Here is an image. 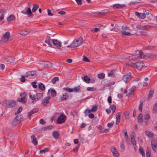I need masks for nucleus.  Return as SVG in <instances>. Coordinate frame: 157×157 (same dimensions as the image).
<instances>
[{"mask_svg": "<svg viewBox=\"0 0 157 157\" xmlns=\"http://www.w3.org/2000/svg\"><path fill=\"white\" fill-rule=\"evenodd\" d=\"M52 43L55 47L60 49V47L62 46L61 43L59 40L56 39H52Z\"/></svg>", "mask_w": 157, "mask_h": 157, "instance_id": "1a4fd4ad", "label": "nucleus"}, {"mask_svg": "<svg viewBox=\"0 0 157 157\" xmlns=\"http://www.w3.org/2000/svg\"><path fill=\"white\" fill-rule=\"evenodd\" d=\"M0 13H1V15H0V21H1L4 18L5 12L2 10H0Z\"/></svg>", "mask_w": 157, "mask_h": 157, "instance_id": "5701e85b", "label": "nucleus"}, {"mask_svg": "<svg viewBox=\"0 0 157 157\" xmlns=\"http://www.w3.org/2000/svg\"><path fill=\"white\" fill-rule=\"evenodd\" d=\"M26 95V93L24 92L21 94V98H18L17 100L18 101L22 103H24L26 101L25 96Z\"/></svg>", "mask_w": 157, "mask_h": 157, "instance_id": "6e6552de", "label": "nucleus"}, {"mask_svg": "<svg viewBox=\"0 0 157 157\" xmlns=\"http://www.w3.org/2000/svg\"><path fill=\"white\" fill-rule=\"evenodd\" d=\"M135 89V88L134 87H132V88L129 92V93H128V96L132 97L133 95L134 94V90Z\"/></svg>", "mask_w": 157, "mask_h": 157, "instance_id": "393cba45", "label": "nucleus"}, {"mask_svg": "<svg viewBox=\"0 0 157 157\" xmlns=\"http://www.w3.org/2000/svg\"><path fill=\"white\" fill-rule=\"evenodd\" d=\"M36 76L35 71H32L27 72L25 74V77L29 78H34Z\"/></svg>", "mask_w": 157, "mask_h": 157, "instance_id": "20e7f679", "label": "nucleus"}, {"mask_svg": "<svg viewBox=\"0 0 157 157\" xmlns=\"http://www.w3.org/2000/svg\"><path fill=\"white\" fill-rule=\"evenodd\" d=\"M131 66L136 67L138 69H141L144 66V63L142 62H138L136 63H132Z\"/></svg>", "mask_w": 157, "mask_h": 157, "instance_id": "423d86ee", "label": "nucleus"}, {"mask_svg": "<svg viewBox=\"0 0 157 157\" xmlns=\"http://www.w3.org/2000/svg\"><path fill=\"white\" fill-rule=\"evenodd\" d=\"M91 112H92V109H86L85 111L86 115L87 114V112H88V113H90Z\"/></svg>", "mask_w": 157, "mask_h": 157, "instance_id": "0e129e2a", "label": "nucleus"}, {"mask_svg": "<svg viewBox=\"0 0 157 157\" xmlns=\"http://www.w3.org/2000/svg\"><path fill=\"white\" fill-rule=\"evenodd\" d=\"M83 80L86 83H89L90 81V77L87 76H85L82 78Z\"/></svg>", "mask_w": 157, "mask_h": 157, "instance_id": "4be33fe9", "label": "nucleus"}, {"mask_svg": "<svg viewBox=\"0 0 157 157\" xmlns=\"http://www.w3.org/2000/svg\"><path fill=\"white\" fill-rule=\"evenodd\" d=\"M59 80V78L58 77H55L53 78L51 80V82H52V84H55L56 83V81H58Z\"/></svg>", "mask_w": 157, "mask_h": 157, "instance_id": "a878e982", "label": "nucleus"}, {"mask_svg": "<svg viewBox=\"0 0 157 157\" xmlns=\"http://www.w3.org/2000/svg\"><path fill=\"white\" fill-rule=\"evenodd\" d=\"M83 39L82 37L75 39L72 43L69 46H67V48H75L79 46L83 43Z\"/></svg>", "mask_w": 157, "mask_h": 157, "instance_id": "f257e3e1", "label": "nucleus"}, {"mask_svg": "<svg viewBox=\"0 0 157 157\" xmlns=\"http://www.w3.org/2000/svg\"><path fill=\"white\" fill-rule=\"evenodd\" d=\"M113 8L115 10H117L118 8V4H115L113 5Z\"/></svg>", "mask_w": 157, "mask_h": 157, "instance_id": "774afa93", "label": "nucleus"}, {"mask_svg": "<svg viewBox=\"0 0 157 157\" xmlns=\"http://www.w3.org/2000/svg\"><path fill=\"white\" fill-rule=\"evenodd\" d=\"M43 95V94L41 93H39L36 94V95H33L32 100L33 101L32 102V103L36 102L40 99Z\"/></svg>", "mask_w": 157, "mask_h": 157, "instance_id": "39448f33", "label": "nucleus"}, {"mask_svg": "<svg viewBox=\"0 0 157 157\" xmlns=\"http://www.w3.org/2000/svg\"><path fill=\"white\" fill-rule=\"evenodd\" d=\"M42 63L44 64L45 66H47L50 68L52 67L53 66L52 64L50 62L48 61H43Z\"/></svg>", "mask_w": 157, "mask_h": 157, "instance_id": "aec40b11", "label": "nucleus"}, {"mask_svg": "<svg viewBox=\"0 0 157 157\" xmlns=\"http://www.w3.org/2000/svg\"><path fill=\"white\" fill-rule=\"evenodd\" d=\"M138 120L139 122L143 123V115L141 114H140L138 116Z\"/></svg>", "mask_w": 157, "mask_h": 157, "instance_id": "cd10ccee", "label": "nucleus"}, {"mask_svg": "<svg viewBox=\"0 0 157 157\" xmlns=\"http://www.w3.org/2000/svg\"><path fill=\"white\" fill-rule=\"evenodd\" d=\"M82 60L86 62H89L90 61V60L87 58V57L85 56H84L82 58Z\"/></svg>", "mask_w": 157, "mask_h": 157, "instance_id": "de8ad7c7", "label": "nucleus"}, {"mask_svg": "<svg viewBox=\"0 0 157 157\" xmlns=\"http://www.w3.org/2000/svg\"><path fill=\"white\" fill-rule=\"evenodd\" d=\"M45 42L50 47H52V46L51 43L52 42V39L51 40L49 36H48L46 37Z\"/></svg>", "mask_w": 157, "mask_h": 157, "instance_id": "dca6fc26", "label": "nucleus"}, {"mask_svg": "<svg viewBox=\"0 0 157 157\" xmlns=\"http://www.w3.org/2000/svg\"><path fill=\"white\" fill-rule=\"evenodd\" d=\"M124 134L126 138V142L127 143L129 141V138L127 134V132H124Z\"/></svg>", "mask_w": 157, "mask_h": 157, "instance_id": "79ce46f5", "label": "nucleus"}, {"mask_svg": "<svg viewBox=\"0 0 157 157\" xmlns=\"http://www.w3.org/2000/svg\"><path fill=\"white\" fill-rule=\"evenodd\" d=\"M26 13L28 15H30L31 14L32 12L31 9L29 7L27 10Z\"/></svg>", "mask_w": 157, "mask_h": 157, "instance_id": "3c124183", "label": "nucleus"}, {"mask_svg": "<svg viewBox=\"0 0 157 157\" xmlns=\"http://www.w3.org/2000/svg\"><path fill=\"white\" fill-rule=\"evenodd\" d=\"M155 56V55L153 54H151L150 53L146 54V58H154Z\"/></svg>", "mask_w": 157, "mask_h": 157, "instance_id": "473e14b6", "label": "nucleus"}, {"mask_svg": "<svg viewBox=\"0 0 157 157\" xmlns=\"http://www.w3.org/2000/svg\"><path fill=\"white\" fill-rule=\"evenodd\" d=\"M15 19V17L13 15H11L7 18V21L8 22H10L11 21L14 20Z\"/></svg>", "mask_w": 157, "mask_h": 157, "instance_id": "2f4dec72", "label": "nucleus"}, {"mask_svg": "<svg viewBox=\"0 0 157 157\" xmlns=\"http://www.w3.org/2000/svg\"><path fill=\"white\" fill-rule=\"evenodd\" d=\"M68 97V94L65 93L63 94L61 98L63 100H66Z\"/></svg>", "mask_w": 157, "mask_h": 157, "instance_id": "b1692460", "label": "nucleus"}, {"mask_svg": "<svg viewBox=\"0 0 157 157\" xmlns=\"http://www.w3.org/2000/svg\"><path fill=\"white\" fill-rule=\"evenodd\" d=\"M131 142L134 146V148L136 149V147L135 146L136 145V143L135 139V138L133 134L131 135Z\"/></svg>", "mask_w": 157, "mask_h": 157, "instance_id": "2eb2a0df", "label": "nucleus"}, {"mask_svg": "<svg viewBox=\"0 0 157 157\" xmlns=\"http://www.w3.org/2000/svg\"><path fill=\"white\" fill-rule=\"evenodd\" d=\"M108 75L109 77H113L115 76V75L114 74L113 71H111L108 74Z\"/></svg>", "mask_w": 157, "mask_h": 157, "instance_id": "ea45409f", "label": "nucleus"}, {"mask_svg": "<svg viewBox=\"0 0 157 157\" xmlns=\"http://www.w3.org/2000/svg\"><path fill=\"white\" fill-rule=\"evenodd\" d=\"M122 34L127 36H131L132 35L130 33L127 32L125 30H123L122 31Z\"/></svg>", "mask_w": 157, "mask_h": 157, "instance_id": "c9c22d12", "label": "nucleus"}, {"mask_svg": "<svg viewBox=\"0 0 157 157\" xmlns=\"http://www.w3.org/2000/svg\"><path fill=\"white\" fill-rule=\"evenodd\" d=\"M63 90L66 91H68L70 92H72L73 91V90L72 89L67 87L66 88H63Z\"/></svg>", "mask_w": 157, "mask_h": 157, "instance_id": "c03bdc74", "label": "nucleus"}, {"mask_svg": "<svg viewBox=\"0 0 157 157\" xmlns=\"http://www.w3.org/2000/svg\"><path fill=\"white\" fill-rule=\"evenodd\" d=\"M150 118V115L148 114H145L144 117V119L145 123V125H147L148 124V121Z\"/></svg>", "mask_w": 157, "mask_h": 157, "instance_id": "a211bd4d", "label": "nucleus"}, {"mask_svg": "<svg viewBox=\"0 0 157 157\" xmlns=\"http://www.w3.org/2000/svg\"><path fill=\"white\" fill-rule=\"evenodd\" d=\"M33 5L34 6L32 8V11L34 13L36 11L37 9L38 8L39 6L38 5H36L35 4H33Z\"/></svg>", "mask_w": 157, "mask_h": 157, "instance_id": "bb28decb", "label": "nucleus"}, {"mask_svg": "<svg viewBox=\"0 0 157 157\" xmlns=\"http://www.w3.org/2000/svg\"><path fill=\"white\" fill-rule=\"evenodd\" d=\"M25 77H25V76H22L21 77V79H20L21 81L22 82H24L25 80Z\"/></svg>", "mask_w": 157, "mask_h": 157, "instance_id": "69168bd1", "label": "nucleus"}, {"mask_svg": "<svg viewBox=\"0 0 157 157\" xmlns=\"http://www.w3.org/2000/svg\"><path fill=\"white\" fill-rule=\"evenodd\" d=\"M32 85L33 87L34 88H36L37 87V85L36 84V82H33L32 83Z\"/></svg>", "mask_w": 157, "mask_h": 157, "instance_id": "338daca9", "label": "nucleus"}, {"mask_svg": "<svg viewBox=\"0 0 157 157\" xmlns=\"http://www.w3.org/2000/svg\"><path fill=\"white\" fill-rule=\"evenodd\" d=\"M50 99V98L49 97H46L44 98L42 101V104L43 105H46L49 102Z\"/></svg>", "mask_w": 157, "mask_h": 157, "instance_id": "6ab92c4d", "label": "nucleus"}, {"mask_svg": "<svg viewBox=\"0 0 157 157\" xmlns=\"http://www.w3.org/2000/svg\"><path fill=\"white\" fill-rule=\"evenodd\" d=\"M124 141H122L121 143V144L120 145V150L121 152H123L125 149V147L124 145Z\"/></svg>", "mask_w": 157, "mask_h": 157, "instance_id": "c85d7f7f", "label": "nucleus"}, {"mask_svg": "<svg viewBox=\"0 0 157 157\" xmlns=\"http://www.w3.org/2000/svg\"><path fill=\"white\" fill-rule=\"evenodd\" d=\"M126 6L124 4H118V9L122 8L125 7Z\"/></svg>", "mask_w": 157, "mask_h": 157, "instance_id": "052dcab7", "label": "nucleus"}, {"mask_svg": "<svg viewBox=\"0 0 157 157\" xmlns=\"http://www.w3.org/2000/svg\"><path fill=\"white\" fill-rule=\"evenodd\" d=\"M153 109L154 111L157 112V102L154 105Z\"/></svg>", "mask_w": 157, "mask_h": 157, "instance_id": "864d4df0", "label": "nucleus"}, {"mask_svg": "<svg viewBox=\"0 0 157 157\" xmlns=\"http://www.w3.org/2000/svg\"><path fill=\"white\" fill-rule=\"evenodd\" d=\"M128 59L130 60H135L138 59V55L137 54L132 55L128 57Z\"/></svg>", "mask_w": 157, "mask_h": 157, "instance_id": "412c9836", "label": "nucleus"}, {"mask_svg": "<svg viewBox=\"0 0 157 157\" xmlns=\"http://www.w3.org/2000/svg\"><path fill=\"white\" fill-rule=\"evenodd\" d=\"M110 108V109L112 111L113 113L116 109L115 105H112Z\"/></svg>", "mask_w": 157, "mask_h": 157, "instance_id": "58836bf2", "label": "nucleus"}, {"mask_svg": "<svg viewBox=\"0 0 157 157\" xmlns=\"http://www.w3.org/2000/svg\"><path fill=\"white\" fill-rule=\"evenodd\" d=\"M152 148L153 150L155 151H157L156 145H157V141L155 140H153L151 142Z\"/></svg>", "mask_w": 157, "mask_h": 157, "instance_id": "9b49d317", "label": "nucleus"}, {"mask_svg": "<svg viewBox=\"0 0 157 157\" xmlns=\"http://www.w3.org/2000/svg\"><path fill=\"white\" fill-rule=\"evenodd\" d=\"M125 118L126 120H128L129 118V113L128 112H125L124 113Z\"/></svg>", "mask_w": 157, "mask_h": 157, "instance_id": "f704fd0d", "label": "nucleus"}, {"mask_svg": "<svg viewBox=\"0 0 157 157\" xmlns=\"http://www.w3.org/2000/svg\"><path fill=\"white\" fill-rule=\"evenodd\" d=\"M114 124L113 122H109L107 124V126L109 128H111L112 127L113 124Z\"/></svg>", "mask_w": 157, "mask_h": 157, "instance_id": "6e6d98bb", "label": "nucleus"}, {"mask_svg": "<svg viewBox=\"0 0 157 157\" xmlns=\"http://www.w3.org/2000/svg\"><path fill=\"white\" fill-rule=\"evenodd\" d=\"M92 112H95L96 111L97 109V107L96 106L94 105L93 106L92 108Z\"/></svg>", "mask_w": 157, "mask_h": 157, "instance_id": "5fc2aeb1", "label": "nucleus"}, {"mask_svg": "<svg viewBox=\"0 0 157 157\" xmlns=\"http://www.w3.org/2000/svg\"><path fill=\"white\" fill-rule=\"evenodd\" d=\"M111 151L114 157H118V151L117 149L115 147L113 146L111 147Z\"/></svg>", "mask_w": 157, "mask_h": 157, "instance_id": "f8f14e48", "label": "nucleus"}, {"mask_svg": "<svg viewBox=\"0 0 157 157\" xmlns=\"http://www.w3.org/2000/svg\"><path fill=\"white\" fill-rule=\"evenodd\" d=\"M53 136L55 139H57L59 136V133L57 132H55L53 133Z\"/></svg>", "mask_w": 157, "mask_h": 157, "instance_id": "e433bc0d", "label": "nucleus"}, {"mask_svg": "<svg viewBox=\"0 0 157 157\" xmlns=\"http://www.w3.org/2000/svg\"><path fill=\"white\" fill-rule=\"evenodd\" d=\"M51 95L53 97H55L56 95V91L53 89H52L51 90Z\"/></svg>", "mask_w": 157, "mask_h": 157, "instance_id": "a18cd8bd", "label": "nucleus"}, {"mask_svg": "<svg viewBox=\"0 0 157 157\" xmlns=\"http://www.w3.org/2000/svg\"><path fill=\"white\" fill-rule=\"evenodd\" d=\"M145 133L149 137H152L153 136V134L150 132L148 131H146L145 132Z\"/></svg>", "mask_w": 157, "mask_h": 157, "instance_id": "72a5a7b5", "label": "nucleus"}, {"mask_svg": "<svg viewBox=\"0 0 157 157\" xmlns=\"http://www.w3.org/2000/svg\"><path fill=\"white\" fill-rule=\"evenodd\" d=\"M38 110L39 109L37 108H36L33 109L31 111L28 113L27 115L29 117L33 114L37 112Z\"/></svg>", "mask_w": 157, "mask_h": 157, "instance_id": "ddd939ff", "label": "nucleus"}, {"mask_svg": "<svg viewBox=\"0 0 157 157\" xmlns=\"http://www.w3.org/2000/svg\"><path fill=\"white\" fill-rule=\"evenodd\" d=\"M143 102H141L139 105V110L140 112L142 110Z\"/></svg>", "mask_w": 157, "mask_h": 157, "instance_id": "13d9d810", "label": "nucleus"}, {"mask_svg": "<svg viewBox=\"0 0 157 157\" xmlns=\"http://www.w3.org/2000/svg\"><path fill=\"white\" fill-rule=\"evenodd\" d=\"M139 151L142 154L143 156H144L145 153L143 151V148L141 147H140L139 148Z\"/></svg>", "mask_w": 157, "mask_h": 157, "instance_id": "49530a36", "label": "nucleus"}, {"mask_svg": "<svg viewBox=\"0 0 157 157\" xmlns=\"http://www.w3.org/2000/svg\"><path fill=\"white\" fill-rule=\"evenodd\" d=\"M150 28V26L148 25H145L143 26L142 27L143 29H148Z\"/></svg>", "mask_w": 157, "mask_h": 157, "instance_id": "4d7b16f0", "label": "nucleus"}, {"mask_svg": "<svg viewBox=\"0 0 157 157\" xmlns=\"http://www.w3.org/2000/svg\"><path fill=\"white\" fill-rule=\"evenodd\" d=\"M132 78L131 74L129 73L124 75L122 79L126 83H127L130 81Z\"/></svg>", "mask_w": 157, "mask_h": 157, "instance_id": "0eeeda50", "label": "nucleus"}, {"mask_svg": "<svg viewBox=\"0 0 157 157\" xmlns=\"http://www.w3.org/2000/svg\"><path fill=\"white\" fill-rule=\"evenodd\" d=\"M80 90V88L78 87H76L74 88L73 90V91H74L75 92H78V91Z\"/></svg>", "mask_w": 157, "mask_h": 157, "instance_id": "680f3d73", "label": "nucleus"}, {"mask_svg": "<svg viewBox=\"0 0 157 157\" xmlns=\"http://www.w3.org/2000/svg\"><path fill=\"white\" fill-rule=\"evenodd\" d=\"M47 10L48 11V15L51 16L53 15V14L51 13V11L50 10L48 9H47Z\"/></svg>", "mask_w": 157, "mask_h": 157, "instance_id": "bf43d9fd", "label": "nucleus"}, {"mask_svg": "<svg viewBox=\"0 0 157 157\" xmlns=\"http://www.w3.org/2000/svg\"><path fill=\"white\" fill-rule=\"evenodd\" d=\"M48 151V148H45L44 149L41 150L40 151V153H45V152Z\"/></svg>", "mask_w": 157, "mask_h": 157, "instance_id": "09e8293b", "label": "nucleus"}, {"mask_svg": "<svg viewBox=\"0 0 157 157\" xmlns=\"http://www.w3.org/2000/svg\"><path fill=\"white\" fill-rule=\"evenodd\" d=\"M66 119L65 116L62 115L58 118L57 121L58 123L62 124L65 121Z\"/></svg>", "mask_w": 157, "mask_h": 157, "instance_id": "9d476101", "label": "nucleus"}, {"mask_svg": "<svg viewBox=\"0 0 157 157\" xmlns=\"http://www.w3.org/2000/svg\"><path fill=\"white\" fill-rule=\"evenodd\" d=\"M3 105L8 107H13L15 105V102L13 100H6Z\"/></svg>", "mask_w": 157, "mask_h": 157, "instance_id": "7ed1b4c3", "label": "nucleus"}, {"mask_svg": "<svg viewBox=\"0 0 157 157\" xmlns=\"http://www.w3.org/2000/svg\"><path fill=\"white\" fill-rule=\"evenodd\" d=\"M87 90L88 91H93L96 90V89L94 87H88L87 88Z\"/></svg>", "mask_w": 157, "mask_h": 157, "instance_id": "37998d69", "label": "nucleus"}, {"mask_svg": "<svg viewBox=\"0 0 157 157\" xmlns=\"http://www.w3.org/2000/svg\"><path fill=\"white\" fill-rule=\"evenodd\" d=\"M154 93L153 90H151L149 94V97H151Z\"/></svg>", "mask_w": 157, "mask_h": 157, "instance_id": "603ef678", "label": "nucleus"}, {"mask_svg": "<svg viewBox=\"0 0 157 157\" xmlns=\"http://www.w3.org/2000/svg\"><path fill=\"white\" fill-rule=\"evenodd\" d=\"M31 141L32 144L34 145H37V141L36 138L34 135L31 136Z\"/></svg>", "mask_w": 157, "mask_h": 157, "instance_id": "f3484780", "label": "nucleus"}, {"mask_svg": "<svg viewBox=\"0 0 157 157\" xmlns=\"http://www.w3.org/2000/svg\"><path fill=\"white\" fill-rule=\"evenodd\" d=\"M22 109V108L21 107H19V108L17 109V112L15 113V114H17L19 113L21 111Z\"/></svg>", "mask_w": 157, "mask_h": 157, "instance_id": "8fccbe9b", "label": "nucleus"}, {"mask_svg": "<svg viewBox=\"0 0 157 157\" xmlns=\"http://www.w3.org/2000/svg\"><path fill=\"white\" fill-rule=\"evenodd\" d=\"M109 10H104L102 11V13L106 14L109 13Z\"/></svg>", "mask_w": 157, "mask_h": 157, "instance_id": "e2e57ef3", "label": "nucleus"}, {"mask_svg": "<svg viewBox=\"0 0 157 157\" xmlns=\"http://www.w3.org/2000/svg\"><path fill=\"white\" fill-rule=\"evenodd\" d=\"M29 32L27 30L22 31L21 32V33H20V35H27Z\"/></svg>", "mask_w": 157, "mask_h": 157, "instance_id": "a19ab883", "label": "nucleus"}, {"mask_svg": "<svg viewBox=\"0 0 157 157\" xmlns=\"http://www.w3.org/2000/svg\"><path fill=\"white\" fill-rule=\"evenodd\" d=\"M98 77L101 79H103L105 77V74L103 73H101L100 74H98Z\"/></svg>", "mask_w": 157, "mask_h": 157, "instance_id": "7c9ffc66", "label": "nucleus"}, {"mask_svg": "<svg viewBox=\"0 0 157 157\" xmlns=\"http://www.w3.org/2000/svg\"><path fill=\"white\" fill-rule=\"evenodd\" d=\"M38 87L42 90H44L45 89L44 86L41 83H40L38 84Z\"/></svg>", "mask_w": 157, "mask_h": 157, "instance_id": "c756f323", "label": "nucleus"}, {"mask_svg": "<svg viewBox=\"0 0 157 157\" xmlns=\"http://www.w3.org/2000/svg\"><path fill=\"white\" fill-rule=\"evenodd\" d=\"M137 55L138 59L141 58H146V54L144 53L142 51H140L139 54Z\"/></svg>", "mask_w": 157, "mask_h": 157, "instance_id": "4468645a", "label": "nucleus"}, {"mask_svg": "<svg viewBox=\"0 0 157 157\" xmlns=\"http://www.w3.org/2000/svg\"><path fill=\"white\" fill-rule=\"evenodd\" d=\"M12 40V38L10 36V33L9 32H6L3 35V37L1 38V41L3 42H7L9 41Z\"/></svg>", "mask_w": 157, "mask_h": 157, "instance_id": "f03ea898", "label": "nucleus"}, {"mask_svg": "<svg viewBox=\"0 0 157 157\" xmlns=\"http://www.w3.org/2000/svg\"><path fill=\"white\" fill-rule=\"evenodd\" d=\"M139 17L142 19H144L146 17V15L144 13H140Z\"/></svg>", "mask_w": 157, "mask_h": 157, "instance_id": "4c0bfd02", "label": "nucleus"}]
</instances>
